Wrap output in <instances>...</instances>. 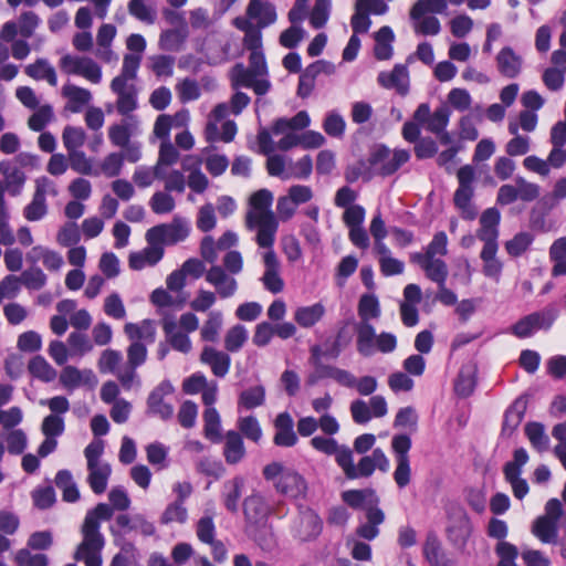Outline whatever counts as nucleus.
<instances>
[{"label": "nucleus", "instance_id": "1", "mask_svg": "<svg viewBox=\"0 0 566 566\" xmlns=\"http://www.w3.org/2000/svg\"><path fill=\"white\" fill-rule=\"evenodd\" d=\"M109 504L98 503L94 509L87 511L81 526L82 542L77 545L74 558L83 562L85 566H102V551L105 546V538L101 532V522L109 521L114 510L126 511L130 506V499L127 492L120 488H114L108 493Z\"/></svg>", "mask_w": 566, "mask_h": 566}, {"label": "nucleus", "instance_id": "2", "mask_svg": "<svg viewBox=\"0 0 566 566\" xmlns=\"http://www.w3.org/2000/svg\"><path fill=\"white\" fill-rule=\"evenodd\" d=\"M273 195L268 189H260L251 195L245 227L256 229L255 241L259 247L274 245L279 222L272 211Z\"/></svg>", "mask_w": 566, "mask_h": 566}, {"label": "nucleus", "instance_id": "3", "mask_svg": "<svg viewBox=\"0 0 566 566\" xmlns=\"http://www.w3.org/2000/svg\"><path fill=\"white\" fill-rule=\"evenodd\" d=\"M104 453V441L93 440L84 449V457L87 463V483L95 494H102L106 491L112 467L102 460Z\"/></svg>", "mask_w": 566, "mask_h": 566}, {"label": "nucleus", "instance_id": "4", "mask_svg": "<svg viewBox=\"0 0 566 566\" xmlns=\"http://www.w3.org/2000/svg\"><path fill=\"white\" fill-rule=\"evenodd\" d=\"M565 517L562 502L551 499L546 502L544 514L536 517L532 524V534L543 544H556L558 525Z\"/></svg>", "mask_w": 566, "mask_h": 566}, {"label": "nucleus", "instance_id": "5", "mask_svg": "<svg viewBox=\"0 0 566 566\" xmlns=\"http://www.w3.org/2000/svg\"><path fill=\"white\" fill-rule=\"evenodd\" d=\"M458 188L453 195L454 207L459 210L464 220H474L478 216V209L472 202L474 196V181L476 179L475 168L471 165H464L457 171Z\"/></svg>", "mask_w": 566, "mask_h": 566}, {"label": "nucleus", "instance_id": "6", "mask_svg": "<svg viewBox=\"0 0 566 566\" xmlns=\"http://www.w3.org/2000/svg\"><path fill=\"white\" fill-rule=\"evenodd\" d=\"M189 232V221L176 216L169 223H161L149 228L145 233V239L146 242H157L160 247L174 245L185 241Z\"/></svg>", "mask_w": 566, "mask_h": 566}, {"label": "nucleus", "instance_id": "7", "mask_svg": "<svg viewBox=\"0 0 566 566\" xmlns=\"http://www.w3.org/2000/svg\"><path fill=\"white\" fill-rule=\"evenodd\" d=\"M39 403L48 407L51 412L42 420V434L54 439L62 436L65 430L63 415L70 410L69 399L64 396H54L52 398L41 399Z\"/></svg>", "mask_w": 566, "mask_h": 566}, {"label": "nucleus", "instance_id": "8", "mask_svg": "<svg viewBox=\"0 0 566 566\" xmlns=\"http://www.w3.org/2000/svg\"><path fill=\"white\" fill-rule=\"evenodd\" d=\"M59 66L66 75L82 76L93 84L102 81V67L92 57L67 53L60 59Z\"/></svg>", "mask_w": 566, "mask_h": 566}, {"label": "nucleus", "instance_id": "9", "mask_svg": "<svg viewBox=\"0 0 566 566\" xmlns=\"http://www.w3.org/2000/svg\"><path fill=\"white\" fill-rule=\"evenodd\" d=\"M528 462V453L518 448L513 453V460L503 467L505 481L510 483L512 492L517 500H523L530 492L528 483L522 478L523 467Z\"/></svg>", "mask_w": 566, "mask_h": 566}, {"label": "nucleus", "instance_id": "10", "mask_svg": "<svg viewBox=\"0 0 566 566\" xmlns=\"http://www.w3.org/2000/svg\"><path fill=\"white\" fill-rule=\"evenodd\" d=\"M265 251L262 253L264 273L261 282L265 290L273 294H277L284 289V281L281 277V263L273 249V245L261 247Z\"/></svg>", "mask_w": 566, "mask_h": 566}, {"label": "nucleus", "instance_id": "11", "mask_svg": "<svg viewBox=\"0 0 566 566\" xmlns=\"http://www.w3.org/2000/svg\"><path fill=\"white\" fill-rule=\"evenodd\" d=\"M557 317L555 308H546L543 312L532 313L520 319L513 327L512 332L520 338L528 337L534 331L541 328H549Z\"/></svg>", "mask_w": 566, "mask_h": 566}, {"label": "nucleus", "instance_id": "12", "mask_svg": "<svg viewBox=\"0 0 566 566\" xmlns=\"http://www.w3.org/2000/svg\"><path fill=\"white\" fill-rule=\"evenodd\" d=\"M206 282L213 289L220 298H230L235 295L239 284L234 275L228 273L221 265H211L206 272Z\"/></svg>", "mask_w": 566, "mask_h": 566}, {"label": "nucleus", "instance_id": "13", "mask_svg": "<svg viewBox=\"0 0 566 566\" xmlns=\"http://www.w3.org/2000/svg\"><path fill=\"white\" fill-rule=\"evenodd\" d=\"M112 92L117 96L115 108L124 117L132 114L138 107V90L135 84H123L119 81H112L109 85Z\"/></svg>", "mask_w": 566, "mask_h": 566}, {"label": "nucleus", "instance_id": "14", "mask_svg": "<svg viewBox=\"0 0 566 566\" xmlns=\"http://www.w3.org/2000/svg\"><path fill=\"white\" fill-rule=\"evenodd\" d=\"M292 531L293 535L298 539L310 541L319 535L322 521L313 510L303 509L294 521Z\"/></svg>", "mask_w": 566, "mask_h": 566}, {"label": "nucleus", "instance_id": "15", "mask_svg": "<svg viewBox=\"0 0 566 566\" xmlns=\"http://www.w3.org/2000/svg\"><path fill=\"white\" fill-rule=\"evenodd\" d=\"M140 123L136 116L124 117L119 123L108 127V138L112 145L123 147L130 143V138L139 135Z\"/></svg>", "mask_w": 566, "mask_h": 566}, {"label": "nucleus", "instance_id": "16", "mask_svg": "<svg viewBox=\"0 0 566 566\" xmlns=\"http://www.w3.org/2000/svg\"><path fill=\"white\" fill-rule=\"evenodd\" d=\"M172 391L174 387L169 381H161L148 396V411L164 420L170 419L174 415V408L165 401V397L172 394Z\"/></svg>", "mask_w": 566, "mask_h": 566}, {"label": "nucleus", "instance_id": "17", "mask_svg": "<svg viewBox=\"0 0 566 566\" xmlns=\"http://www.w3.org/2000/svg\"><path fill=\"white\" fill-rule=\"evenodd\" d=\"M500 211L496 208H489L480 217V228L476 238L483 242V247L499 245Z\"/></svg>", "mask_w": 566, "mask_h": 566}, {"label": "nucleus", "instance_id": "18", "mask_svg": "<svg viewBox=\"0 0 566 566\" xmlns=\"http://www.w3.org/2000/svg\"><path fill=\"white\" fill-rule=\"evenodd\" d=\"M276 491L291 499L304 497L307 491L305 479L295 470L289 469L274 483Z\"/></svg>", "mask_w": 566, "mask_h": 566}, {"label": "nucleus", "instance_id": "19", "mask_svg": "<svg viewBox=\"0 0 566 566\" xmlns=\"http://www.w3.org/2000/svg\"><path fill=\"white\" fill-rule=\"evenodd\" d=\"M274 429L273 442L275 446L291 448L297 443L298 438L294 431V421L289 412L284 411L276 416L274 419Z\"/></svg>", "mask_w": 566, "mask_h": 566}, {"label": "nucleus", "instance_id": "20", "mask_svg": "<svg viewBox=\"0 0 566 566\" xmlns=\"http://www.w3.org/2000/svg\"><path fill=\"white\" fill-rule=\"evenodd\" d=\"M61 385L73 390L80 386L94 388L97 385V377L91 369H78L74 366H65L60 374Z\"/></svg>", "mask_w": 566, "mask_h": 566}, {"label": "nucleus", "instance_id": "21", "mask_svg": "<svg viewBox=\"0 0 566 566\" xmlns=\"http://www.w3.org/2000/svg\"><path fill=\"white\" fill-rule=\"evenodd\" d=\"M161 327L166 336L167 343L172 349L189 354L192 350V343L188 334L177 328V322L172 316H165L161 321Z\"/></svg>", "mask_w": 566, "mask_h": 566}, {"label": "nucleus", "instance_id": "22", "mask_svg": "<svg viewBox=\"0 0 566 566\" xmlns=\"http://www.w3.org/2000/svg\"><path fill=\"white\" fill-rule=\"evenodd\" d=\"M377 81L382 87L394 88L400 95H406L409 91V72L402 64H396L391 72H380Z\"/></svg>", "mask_w": 566, "mask_h": 566}, {"label": "nucleus", "instance_id": "23", "mask_svg": "<svg viewBox=\"0 0 566 566\" xmlns=\"http://www.w3.org/2000/svg\"><path fill=\"white\" fill-rule=\"evenodd\" d=\"M339 467L349 480L370 476L376 470L370 455L363 457L355 465L352 450L339 459Z\"/></svg>", "mask_w": 566, "mask_h": 566}, {"label": "nucleus", "instance_id": "24", "mask_svg": "<svg viewBox=\"0 0 566 566\" xmlns=\"http://www.w3.org/2000/svg\"><path fill=\"white\" fill-rule=\"evenodd\" d=\"M200 361L208 365L211 368L212 374L220 378H223L229 373L231 366L230 356L211 346L203 347L200 355Z\"/></svg>", "mask_w": 566, "mask_h": 566}, {"label": "nucleus", "instance_id": "25", "mask_svg": "<svg viewBox=\"0 0 566 566\" xmlns=\"http://www.w3.org/2000/svg\"><path fill=\"white\" fill-rule=\"evenodd\" d=\"M247 15L250 20L256 21L259 29H264L276 21L275 7L263 0H250L247 7Z\"/></svg>", "mask_w": 566, "mask_h": 566}, {"label": "nucleus", "instance_id": "26", "mask_svg": "<svg viewBox=\"0 0 566 566\" xmlns=\"http://www.w3.org/2000/svg\"><path fill=\"white\" fill-rule=\"evenodd\" d=\"M147 244L142 251L130 253L128 262L133 270L154 266L163 259L164 247H160L157 242H147Z\"/></svg>", "mask_w": 566, "mask_h": 566}, {"label": "nucleus", "instance_id": "27", "mask_svg": "<svg viewBox=\"0 0 566 566\" xmlns=\"http://www.w3.org/2000/svg\"><path fill=\"white\" fill-rule=\"evenodd\" d=\"M243 512L248 522L259 524L268 518L271 506L263 495L251 494L243 502Z\"/></svg>", "mask_w": 566, "mask_h": 566}, {"label": "nucleus", "instance_id": "28", "mask_svg": "<svg viewBox=\"0 0 566 566\" xmlns=\"http://www.w3.org/2000/svg\"><path fill=\"white\" fill-rule=\"evenodd\" d=\"M223 457L228 464L234 465L240 463L245 454V446L242 436L235 430H229L224 437Z\"/></svg>", "mask_w": 566, "mask_h": 566}, {"label": "nucleus", "instance_id": "29", "mask_svg": "<svg viewBox=\"0 0 566 566\" xmlns=\"http://www.w3.org/2000/svg\"><path fill=\"white\" fill-rule=\"evenodd\" d=\"M366 522L359 525L356 533L359 537L373 541L379 535L378 526L385 521V513L377 505H368L365 507Z\"/></svg>", "mask_w": 566, "mask_h": 566}, {"label": "nucleus", "instance_id": "30", "mask_svg": "<svg viewBox=\"0 0 566 566\" xmlns=\"http://www.w3.org/2000/svg\"><path fill=\"white\" fill-rule=\"evenodd\" d=\"M499 72L507 78L516 77L522 70V57L511 46H504L496 55Z\"/></svg>", "mask_w": 566, "mask_h": 566}, {"label": "nucleus", "instance_id": "31", "mask_svg": "<svg viewBox=\"0 0 566 566\" xmlns=\"http://www.w3.org/2000/svg\"><path fill=\"white\" fill-rule=\"evenodd\" d=\"M126 336L132 342L153 344L156 338V326L151 319H143L140 323H127L124 326Z\"/></svg>", "mask_w": 566, "mask_h": 566}, {"label": "nucleus", "instance_id": "32", "mask_svg": "<svg viewBox=\"0 0 566 566\" xmlns=\"http://www.w3.org/2000/svg\"><path fill=\"white\" fill-rule=\"evenodd\" d=\"M24 73L35 81H46L51 86L57 85V75L54 66L44 57L36 59L24 67Z\"/></svg>", "mask_w": 566, "mask_h": 566}, {"label": "nucleus", "instance_id": "33", "mask_svg": "<svg viewBox=\"0 0 566 566\" xmlns=\"http://www.w3.org/2000/svg\"><path fill=\"white\" fill-rule=\"evenodd\" d=\"M62 95L67 98V109L80 113L92 99L88 90L67 83L62 87Z\"/></svg>", "mask_w": 566, "mask_h": 566}, {"label": "nucleus", "instance_id": "34", "mask_svg": "<svg viewBox=\"0 0 566 566\" xmlns=\"http://www.w3.org/2000/svg\"><path fill=\"white\" fill-rule=\"evenodd\" d=\"M471 533L472 524L464 512H460L447 528L449 539L455 545H464Z\"/></svg>", "mask_w": 566, "mask_h": 566}, {"label": "nucleus", "instance_id": "35", "mask_svg": "<svg viewBox=\"0 0 566 566\" xmlns=\"http://www.w3.org/2000/svg\"><path fill=\"white\" fill-rule=\"evenodd\" d=\"M357 350L365 357L375 354L376 332L369 322H359L356 325Z\"/></svg>", "mask_w": 566, "mask_h": 566}, {"label": "nucleus", "instance_id": "36", "mask_svg": "<svg viewBox=\"0 0 566 566\" xmlns=\"http://www.w3.org/2000/svg\"><path fill=\"white\" fill-rule=\"evenodd\" d=\"M413 260L422 268L429 280L438 285L446 283L449 272L443 260L424 258H413Z\"/></svg>", "mask_w": 566, "mask_h": 566}, {"label": "nucleus", "instance_id": "37", "mask_svg": "<svg viewBox=\"0 0 566 566\" xmlns=\"http://www.w3.org/2000/svg\"><path fill=\"white\" fill-rule=\"evenodd\" d=\"M324 314L325 306L322 303L300 306L294 312V321L303 328H311L323 318Z\"/></svg>", "mask_w": 566, "mask_h": 566}, {"label": "nucleus", "instance_id": "38", "mask_svg": "<svg viewBox=\"0 0 566 566\" xmlns=\"http://www.w3.org/2000/svg\"><path fill=\"white\" fill-rule=\"evenodd\" d=\"M187 36V28L164 30L159 35L158 46L163 51L178 52L181 50Z\"/></svg>", "mask_w": 566, "mask_h": 566}, {"label": "nucleus", "instance_id": "39", "mask_svg": "<svg viewBox=\"0 0 566 566\" xmlns=\"http://www.w3.org/2000/svg\"><path fill=\"white\" fill-rule=\"evenodd\" d=\"M394 31L390 27H381L375 34L374 53L380 61L389 60L392 56Z\"/></svg>", "mask_w": 566, "mask_h": 566}, {"label": "nucleus", "instance_id": "40", "mask_svg": "<svg viewBox=\"0 0 566 566\" xmlns=\"http://www.w3.org/2000/svg\"><path fill=\"white\" fill-rule=\"evenodd\" d=\"M499 245L483 247L480 258L483 261L482 272L485 276L499 280L503 270V263L496 258Z\"/></svg>", "mask_w": 566, "mask_h": 566}, {"label": "nucleus", "instance_id": "41", "mask_svg": "<svg viewBox=\"0 0 566 566\" xmlns=\"http://www.w3.org/2000/svg\"><path fill=\"white\" fill-rule=\"evenodd\" d=\"M311 446L326 455H335V460L339 465V459L349 452L347 446H339L338 442L331 437L316 436L311 439Z\"/></svg>", "mask_w": 566, "mask_h": 566}, {"label": "nucleus", "instance_id": "42", "mask_svg": "<svg viewBox=\"0 0 566 566\" xmlns=\"http://www.w3.org/2000/svg\"><path fill=\"white\" fill-rule=\"evenodd\" d=\"M0 174L4 176L6 185L10 192L15 196L20 192L25 182L24 172L10 161H0Z\"/></svg>", "mask_w": 566, "mask_h": 566}, {"label": "nucleus", "instance_id": "43", "mask_svg": "<svg viewBox=\"0 0 566 566\" xmlns=\"http://www.w3.org/2000/svg\"><path fill=\"white\" fill-rule=\"evenodd\" d=\"M342 499L353 509H365L368 505L378 506L379 502L373 490H348L343 492Z\"/></svg>", "mask_w": 566, "mask_h": 566}, {"label": "nucleus", "instance_id": "44", "mask_svg": "<svg viewBox=\"0 0 566 566\" xmlns=\"http://www.w3.org/2000/svg\"><path fill=\"white\" fill-rule=\"evenodd\" d=\"M475 374L476 368L472 364H467L461 367L454 385L455 392L459 396L468 397L473 392L476 384Z\"/></svg>", "mask_w": 566, "mask_h": 566}, {"label": "nucleus", "instance_id": "45", "mask_svg": "<svg viewBox=\"0 0 566 566\" xmlns=\"http://www.w3.org/2000/svg\"><path fill=\"white\" fill-rule=\"evenodd\" d=\"M203 422L205 437L213 443L222 441L221 418L214 407H210L205 410Z\"/></svg>", "mask_w": 566, "mask_h": 566}, {"label": "nucleus", "instance_id": "46", "mask_svg": "<svg viewBox=\"0 0 566 566\" xmlns=\"http://www.w3.org/2000/svg\"><path fill=\"white\" fill-rule=\"evenodd\" d=\"M311 123L310 116L305 111L298 112L292 118H279L272 126L274 135L286 133L287 130H297L306 128Z\"/></svg>", "mask_w": 566, "mask_h": 566}, {"label": "nucleus", "instance_id": "47", "mask_svg": "<svg viewBox=\"0 0 566 566\" xmlns=\"http://www.w3.org/2000/svg\"><path fill=\"white\" fill-rule=\"evenodd\" d=\"M55 485L62 491L65 502H76L80 499V492L73 475L69 470H60L55 475Z\"/></svg>", "mask_w": 566, "mask_h": 566}, {"label": "nucleus", "instance_id": "48", "mask_svg": "<svg viewBox=\"0 0 566 566\" xmlns=\"http://www.w3.org/2000/svg\"><path fill=\"white\" fill-rule=\"evenodd\" d=\"M142 56L128 53L123 57V65L120 73L115 76L112 81H119L123 84H134L133 82L137 77V73L140 66Z\"/></svg>", "mask_w": 566, "mask_h": 566}, {"label": "nucleus", "instance_id": "49", "mask_svg": "<svg viewBox=\"0 0 566 566\" xmlns=\"http://www.w3.org/2000/svg\"><path fill=\"white\" fill-rule=\"evenodd\" d=\"M525 434L531 446L538 452H545L549 448V437L545 427L539 422H530L525 426Z\"/></svg>", "mask_w": 566, "mask_h": 566}, {"label": "nucleus", "instance_id": "50", "mask_svg": "<svg viewBox=\"0 0 566 566\" xmlns=\"http://www.w3.org/2000/svg\"><path fill=\"white\" fill-rule=\"evenodd\" d=\"M28 369L33 377L43 382H51L57 376V371L40 355L29 361Z\"/></svg>", "mask_w": 566, "mask_h": 566}, {"label": "nucleus", "instance_id": "51", "mask_svg": "<svg viewBox=\"0 0 566 566\" xmlns=\"http://www.w3.org/2000/svg\"><path fill=\"white\" fill-rule=\"evenodd\" d=\"M527 408V401L520 397L506 410L503 422V430L512 432L522 422Z\"/></svg>", "mask_w": 566, "mask_h": 566}, {"label": "nucleus", "instance_id": "52", "mask_svg": "<svg viewBox=\"0 0 566 566\" xmlns=\"http://www.w3.org/2000/svg\"><path fill=\"white\" fill-rule=\"evenodd\" d=\"M448 7L444 0H417L410 9V18H421L424 14H444Z\"/></svg>", "mask_w": 566, "mask_h": 566}, {"label": "nucleus", "instance_id": "53", "mask_svg": "<svg viewBox=\"0 0 566 566\" xmlns=\"http://www.w3.org/2000/svg\"><path fill=\"white\" fill-rule=\"evenodd\" d=\"M265 402V389L258 385L243 390L238 399V406L247 410L263 406Z\"/></svg>", "mask_w": 566, "mask_h": 566}, {"label": "nucleus", "instance_id": "54", "mask_svg": "<svg viewBox=\"0 0 566 566\" xmlns=\"http://www.w3.org/2000/svg\"><path fill=\"white\" fill-rule=\"evenodd\" d=\"M243 486L244 479L242 476H235L224 485L227 489V493L224 494V506L232 513L238 511Z\"/></svg>", "mask_w": 566, "mask_h": 566}, {"label": "nucleus", "instance_id": "55", "mask_svg": "<svg viewBox=\"0 0 566 566\" xmlns=\"http://www.w3.org/2000/svg\"><path fill=\"white\" fill-rule=\"evenodd\" d=\"M187 521L188 510L180 501L169 503L160 515V523L164 525L185 524Z\"/></svg>", "mask_w": 566, "mask_h": 566}, {"label": "nucleus", "instance_id": "56", "mask_svg": "<svg viewBox=\"0 0 566 566\" xmlns=\"http://www.w3.org/2000/svg\"><path fill=\"white\" fill-rule=\"evenodd\" d=\"M239 433L255 443L262 439L263 431L259 420L254 416L240 417L237 421Z\"/></svg>", "mask_w": 566, "mask_h": 566}, {"label": "nucleus", "instance_id": "57", "mask_svg": "<svg viewBox=\"0 0 566 566\" xmlns=\"http://www.w3.org/2000/svg\"><path fill=\"white\" fill-rule=\"evenodd\" d=\"M222 322L223 318L221 312H209L208 317L200 329L201 339L205 342H216L219 337Z\"/></svg>", "mask_w": 566, "mask_h": 566}, {"label": "nucleus", "instance_id": "58", "mask_svg": "<svg viewBox=\"0 0 566 566\" xmlns=\"http://www.w3.org/2000/svg\"><path fill=\"white\" fill-rule=\"evenodd\" d=\"M128 13L138 21L146 24H154L156 9L147 4L145 0H130L127 4Z\"/></svg>", "mask_w": 566, "mask_h": 566}, {"label": "nucleus", "instance_id": "59", "mask_svg": "<svg viewBox=\"0 0 566 566\" xmlns=\"http://www.w3.org/2000/svg\"><path fill=\"white\" fill-rule=\"evenodd\" d=\"M360 322H369L380 315L379 301L375 294H363L358 303Z\"/></svg>", "mask_w": 566, "mask_h": 566}, {"label": "nucleus", "instance_id": "60", "mask_svg": "<svg viewBox=\"0 0 566 566\" xmlns=\"http://www.w3.org/2000/svg\"><path fill=\"white\" fill-rule=\"evenodd\" d=\"M248 340V331L243 325L237 324L229 328L224 336V348L228 352H239Z\"/></svg>", "mask_w": 566, "mask_h": 566}, {"label": "nucleus", "instance_id": "61", "mask_svg": "<svg viewBox=\"0 0 566 566\" xmlns=\"http://www.w3.org/2000/svg\"><path fill=\"white\" fill-rule=\"evenodd\" d=\"M413 21V30L421 35H438L441 31L440 20L433 14H424L421 18H410Z\"/></svg>", "mask_w": 566, "mask_h": 566}, {"label": "nucleus", "instance_id": "62", "mask_svg": "<svg viewBox=\"0 0 566 566\" xmlns=\"http://www.w3.org/2000/svg\"><path fill=\"white\" fill-rule=\"evenodd\" d=\"M332 10V0H316L310 13V24L314 29H322L326 25Z\"/></svg>", "mask_w": 566, "mask_h": 566}, {"label": "nucleus", "instance_id": "63", "mask_svg": "<svg viewBox=\"0 0 566 566\" xmlns=\"http://www.w3.org/2000/svg\"><path fill=\"white\" fill-rule=\"evenodd\" d=\"M29 117L28 126L33 132H42L44 127L52 122L54 117L53 108L50 104L40 105Z\"/></svg>", "mask_w": 566, "mask_h": 566}, {"label": "nucleus", "instance_id": "64", "mask_svg": "<svg viewBox=\"0 0 566 566\" xmlns=\"http://www.w3.org/2000/svg\"><path fill=\"white\" fill-rule=\"evenodd\" d=\"M534 237L530 232H518L511 240L506 241L504 247L511 256L522 255L532 244Z\"/></svg>", "mask_w": 566, "mask_h": 566}]
</instances>
